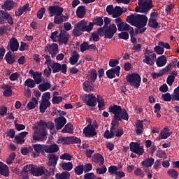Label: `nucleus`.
I'll return each instance as SVG.
<instances>
[{"label": "nucleus", "mask_w": 179, "mask_h": 179, "mask_svg": "<svg viewBox=\"0 0 179 179\" xmlns=\"http://www.w3.org/2000/svg\"><path fill=\"white\" fill-rule=\"evenodd\" d=\"M0 174L4 176V177L9 176V169L8 168V166L1 162H0Z\"/></svg>", "instance_id": "obj_31"}, {"label": "nucleus", "mask_w": 179, "mask_h": 179, "mask_svg": "<svg viewBox=\"0 0 179 179\" xmlns=\"http://www.w3.org/2000/svg\"><path fill=\"white\" fill-rule=\"evenodd\" d=\"M59 32L58 31H55L54 32L51 33L50 35V38L53 41V43H57L58 41V37H59Z\"/></svg>", "instance_id": "obj_61"}, {"label": "nucleus", "mask_w": 179, "mask_h": 179, "mask_svg": "<svg viewBox=\"0 0 179 179\" xmlns=\"http://www.w3.org/2000/svg\"><path fill=\"white\" fill-rule=\"evenodd\" d=\"M85 103L90 107H96V106H97L96 96H94V94H89L88 95H86Z\"/></svg>", "instance_id": "obj_20"}, {"label": "nucleus", "mask_w": 179, "mask_h": 179, "mask_svg": "<svg viewBox=\"0 0 179 179\" xmlns=\"http://www.w3.org/2000/svg\"><path fill=\"white\" fill-rule=\"evenodd\" d=\"M62 134H73V125L69 123L62 130Z\"/></svg>", "instance_id": "obj_38"}, {"label": "nucleus", "mask_w": 179, "mask_h": 179, "mask_svg": "<svg viewBox=\"0 0 179 179\" xmlns=\"http://www.w3.org/2000/svg\"><path fill=\"white\" fill-rule=\"evenodd\" d=\"M130 150L131 152H133V153H136L139 156H142L145 152V150L142 146H141V144H139V143L135 142H131L130 143Z\"/></svg>", "instance_id": "obj_12"}, {"label": "nucleus", "mask_w": 179, "mask_h": 179, "mask_svg": "<svg viewBox=\"0 0 179 179\" xmlns=\"http://www.w3.org/2000/svg\"><path fill=\"white\" fill-rule=\"evenodd\" d=\"M45 145H41V144H34L32 146V149H34V157H38L40 156V153L43 156H45V150H44V146Z\"/></svg>", "instance_id": "obj_17"}, {"label": "nucleus", "mask_w": 179, "mask_h": 179, "mask_svg": "<svg viewBox=\"0 0 179 179\" xmlns=\"http://www.w3.org/2000/svg\"><path fill=\"white\" fill-rule=\"evenodd\" d=\"M121 15H122V8L120 6H115L112 14L113 17H120Z\"/></svg>", "instance_id": "obj_42"}, {"label": "nucleus", "mask_w": 179, "mask_h": 179, "mask_svg": "<svg viewBox=\"0 0 179 179\" xmlns=\"http://www.w3.org/2000/svg\"><path fill=\"white\" fill-rule=\"evenodd\" d=\"M29 6H30V4L26 3L24 5V6L20 8L17 11H15L16 16H22L23 13L27 10V8H29Z\"/></svg>", "instance_id": "obj_47"}, {"label": "nucleus", "mask_w": 179, "mask_h": 179, "mask_svg": "<svg viewBox=\"0 0 179 179\" xmlns=\"http://www.w3.org/2000/svg\"><path fill=\"white\" fill-rule=\"evenodd\" d=\"M24 85L27 87H30L31 89L36 87V82L31 78L27 79L24 82Z\"/></svg>", "instance_id": "obj_52"}, {"label": "nucleus", "mask_w": 179, "mask_h": 179, "mask_svg": "<svg viewBox=\"0 0 179 179\" xmlns=\"http://www.w3.org/2000/svg\"><path fill=\"white\" fill-rule=\"evenodd\" d=\"M117 171L118 168L116 166H110L108 168V173L110 174V176H113V174H117Z\"/></svg>", "instance_id": "obj_64"}, {"label": "nucleus", "mask_w": 179, "mask_h": 179, "mask_svg": "<svg viewBox=\"0 0 179 179\" xmlns=\"http://www.w3.org/2000/svg\"><path fill=\"white\" fill-rule=\"evenodd\" d=\"M38 104V101L35 97L31 99V101L29 102L27 104V107L29 110H33L36 108V105Z\"/></svg>", "instance_id": "obj_48"}, {"label": "nucleus", "mask_w": 179, "mask_h": 179, "mask_svg": "<svg viewBox=\"0 0 179 179\" xmlns=\"http://www.w3.org/2000/svg\"><path fill=\"white\" fill-rule=\"evenodd\" d=\"M48 10L51 17L52 16H61L64 12V8L59 6H50Z\"/></svg>", "instance_id": "obj_13"}, {"label": "nucleus", "mask_w": 179, "mask_h": 179, "mask_svg": "<svg viewBox=\"0 0 179 179\" xmlns=\"http://www.w3.org/2000/svg\"><path fill=\"white\" fill-rule=\"evenodd\" d=\"M92 162L94 163H100L101 166H103L104 164V157L101 156L99 153L94 155L92 157Z\"/></svg>", "instance_id": "obj_33"}, {"label": "nucleus", "mask_w": 179, "mask_h": 179, "mask_svg": "<svg viewBox=\"0 0 179 179\" xmlns=\"http://www.w3.org/2000/svg\"><path fill=\"white\" fill-rule=\"evenodd\" d=\"M36 165L33 164H29V165H26L23 167L22 172V175L23 174H29V171H31V173H34V167Z\"/></svg>", "instance_id": "obj_36"}, {"label": "nucleus", "mask_w": 179, "mask_h": 179, "mask_svg": "<svg viewBox=\"0 0 179 179\" xmlns=\"http://www.w3.org/2000/svg\"><path fill=\"white\" fill-rule=\"evenodd\" d=\"M47 158L48 159L47 164L49 171L46 170V175L45 176V179L50 178V176L55 174V166H57V163H58V160L59 159L58 155L55 154H48Z\"/></svg>", "instance_id": "obj_5"}, {"label": "nucleus", "mask_w": 179, "mask_h": 179, "mask_svg": "<svg viewBox=\"0 0 179 179\" xmlns=\"http://www.w3.org/2000/svg\"><path fill=\"white\" fill-rule=\"evenodd\" d=\"M57 143H63V145H69L71 143V137L59 136Z\"/></svg>", "instance_id": "obj_45"}, {"label": "nucleus", "mask_w": 179, "mask_h": 179, "mask_svg": "<svg viewBox=\"0 0 179 179\" xmlns=\"http://www.w3.org/2000/svg\"><path fill=\"white\" fill-rule=\"evenodd\" d=\"M156 60V55L150 50H145L144 52V59H143V64L153 66L155 61Z\"/></svg>", "instance_id": "obj_10"}, {"label": "nucleus", "mask_w": 179, "mask_h": 179, "mask_svg": "<svg viewBox=\"0 0 179 179\" xmlns=\"http://www.w3.org/2000/svg\"><path fill=\"white\" fill-rule=\"evenodd\" d=\"M129 29H131V26L126 22L122 21L120 23L117 24V30L119 31H127Z\"/></svg>", "instance_id": "obj_34"}, {"label": "nucleus", "mask_w": 179, "mask_h": 179, "mask_svg": "<svg viewBox=\"0 0 179 179\" xmlns=\"http://www.w3.org/2000/svg\"><path fill=\"white\" fill-rule=\"evenodd\" d=\"M83 171H84L83 165H78L74 169V171L76 174H77V176H80L81 174H83Z\"/></svg>", "instance_id": "obj_58"}, {"label": "nucleus", "mask_w": 179, "mask_h": 179, "mask_svg": "<svg viewBox=\"0 0 179 179\" xmlns=\"http://www.w3.org/2000/svg\"><path fill=\"white\" fill-rule=\"evenodd\" d=\"M45 65H47L48 68L44 69L43 73L45 76H46V78H50V76H51V72L52 71V69H51V64L48 63V59H46V61L45 62Z\"/></svg>", "instance_id": "obj_44"}, {"label": "nucleus", "mask_w": 179, "mask_h": 179, "mask_svg": "<svg viewBox=\"0 0 179 179\" xmlns=\"http://www.w3.org/2000/svg\"><path fill=\"white\" fill-rule=\"evenodd\" d=\"M55 127L57 131H59L65 127L66 124V118L63 116H59L55 119Z\"/></svg>", "instance_id": "obj_21"}, {"label": "nucleus", "mask_w": 179, "mask_h": 179, "mask_svg": "<svg viewBox=\"0 0 179 179\" xmlns=\"http://www.w3.org/2000/svg\"><path fill=\"white\" fill-rule=\"evenodd\" d=\"M73 158V157L72 155H71V154H69V153H64L60 156V159L62 160L71 161V160H72Z\"/></svg>", "instance_id": "obj_62"}, {"label": "nucleus", "mask_w": 179, "mask_h": 179, "mask_svg": "<svg viewBox=\"0 0 179 179\" xmlns=\"http://www.w3.org/2000/svg\"><path fill=\"white\" fill-rule=\"evenodd\" d=\"M76 15L79 19H83L86 16V7L85 6H80L76 10Z\"/></svg>", "instance_id": "obj_29"}, {"label": "nucleus", "mask_w": 179, "mask_h": 179, "mask_svg": "<svg viewBox=\"0 0 179 179\" xmlns=\"http://www.w3.org/2000/svg\"><path fill=\"white\" fill-rule=\"evenodd\" d=\"M168 175L171 177L172 178H178V172L176 171V169H169L168 171Z\"/></svg>", "instance_id": "obj_57"}, {"label": "nucleus", "mask_w": 179, "mask_h": 179, "mask_svg": "<svg viewBox=\"0 0 179 179\" xmlns=\"http://www.w3.org/2000/svg\"><path fill=\"white\" fill-rule=\"evenodd\" d=\"M8 22L9 24H13V18L9 15V13L5 10H0V24H3L4 22Z\"/></svg>", "instance_id": "obj_11"}, {"label": "nucleus", "mask_w": 179, "mask_h": 179, "mask_svg": "<svg viewBox=\"0 0 179 179\" xmlns=\"http://www.w3.org/2000/svg\"><path fill=\"white\" fill-rule=\"evenodd\" d=\"M88 78L90 82L94 83L96 82V79H97V71L94 69H91L89 71Z\"/></svg>", "instance_id": "obj_37"}, {"label": "nucleus", "mask_w": 179, "mask_h": 179, "mask_svg": "<svg viewBox=\"0 0 179 179\" xmlns=\"http://www.w3.org/2000/svg\"><path fill=\"white\" fill-rule=\"evenodd\" d=\"M15 8V2L13 0H6L4 3L1 6V9L3 10H12Z\"/></svg>", "instance_id": "obj_26"}, {"label": "nucleus", "mask_w": 179, "mask_h": 179, "mask_svg": "<svg viewBox=\"0 0 179 179\" xmlns=\"http://www.w3.org/2000/svg\"><path fill=\"white\" fill-rule=\"evenodd\" d=\"M108 110L109 113H112V114L114 115L112 122L114 121L116 124L117 122H118V121H121V120H124L125 121H128V120H129V115H128L127 110L124 109L122 110V108L120 106L110 105Z\"/></svg>", "instance_id": "obj_2"}, {"label": "nucleus", "mask_w": 179, "mask_h": 179, "mask_svg": "<svg viewBox=\"0 0 179 179\" xmlns=\"http://www.w3.org/2000/svg\"><path fill=\"white\" fill-rule=\"evenodd\" d=\"M62 169L66 171H71L73 169L72 162H64L62 164Z\"/></svg>", "instance_id": "obj_49"}, {"label": "nucleus", "mask_w": 179, "mask_h": 179, "mask_svg": "<svg viewBox=\"0 0 179 179\" xmlns=\"http://www.w3.org/2000/svg\"><path fill=\"white\" fill-rule=\"evenodd\" d=\"M79 57L78 52L74 51L73 55L69 59L70 64L71 65H75L79 61Z\"/></svg>", "instance_id": "obj_39"}, {"label": "nucleus", "mask_w": 179, "mask_h": 179, "mask_svg": "<svg viewBox=\"0 0 179 179\" xmlns=\"http://www.w3.org/2000/svg\"><path fill=\"white\" fill-rule=\"evenodd\" d=\"M47 170L45 166H41L39 167H37V166H35L34 168V172L33 176H35V177H41V176H43L45 174L44 178H45V176L47 174Z\"/></svg>", "instance_id": "obj_22"}, {"label": "nucleus", "mask_w": 179, "mask_h": 179, "mask_svg": "<svg viewBox=\"0 0 179 179\" xmlns=\"http://www.w3.org/2000/svg\"><path fill=\"white\" fill-rule=\"evenodd\" d=\"M43 150H45V153H48L49 155H52V153H57V152L59 150V148L57 144L45 145L43 148Z\"/></svg>", "instance_id": "obj_23"}, {"label": "nucleus", "mask_w": 179, "mask_h": 179, "mask_svg": "<svg viewBox=\"0 0 179 179\" xmlns=\"http://www.w3.org/2000/svg\"><path fill=\"white\" fill-rule=\"evenodd\" d=\"M96 174H106L107 173V167L105 165H102L101 167H99L96 169Z\"/></svg>", "instance_id": "obj_59"}, {"label": "nucleus", "mask_w": 179, "mask_h": 179, "mask_svg": "<svg viewBox=\"0 0 179 179\" xmlns=\"http://www.w3.org/2000/svg\"><path fill=\"white\" fill-rule=\"evenodd\" d=\"M117 33V26L115 24H110L106 28L98 29V34L100 37H104V38H111L114 37V35Z\"/></svg>", "instance_id": "obj_7"}, {"label": "nucleus", "mask_w": 179, "mask_h": 179, "mask_svg": "<svg viewBox=\"0 0 179 179\" xmlns=\"http://www.w3.org/2000/svg\"><path fill=\"white\" fill-rule=\"evenodd\" d=\"M38 87L41 92H45V90H48L51 87V83H45L40 84Z\"/></svg>", "instance_id": "obj_50"}, {"label": "nucleus", "mask_w": 179, "mask_h": 179, "mask_svg": "<svg viewBox=\"0 0 179 179\" xmlns=\"http://www.w3.org/2000/svg\"><path fill=\"white\" fill-rule=\"evenodd\" d=\"M43 57L45 59H48V63L50 64V68L52 70L53 73H57L62 71V73L66 75V71L68 69V66L66 64H63L61 65L59 63L55 62L54 61L51 60V57L48 55H43Z\"/></svg>", "instance_id": "obj_6"}, {"label": "nucleus", "mask_w": 179, "mask_h": 179, "mask_svg": "<svg viewBox=\"0 0 179 179\" xmlns=\"http://www.w3.org/2000/svg\"><path fill=\"white\" fill-rule=\"evenodd\" d=\"M126 21L137 29H142L148 23V17L145 15L131 14L127 16Z\"/></svg>", "instance_id": "obj_3"}, {"label": "nucleus", "mask_w": 179, "mask_h": 179, "mask_svg": "<svg viewBox=\"0 0 179 179\" xmlns=\"http://www.w3.org/2000/svg\"><path fill=\"white\" fill-rule=\"evenodd\" d=\"M92 85H93V82L85 80L83 84V87L85 92H87L88 93L93 92L94 90V87H93Z\"/></svg>", "instance_id": "obj_30"}, {"label": "nucleus", "mask_w": 179, "mask_h": 179, "mask_svg": "<svg viewBox=\"0 0 179 179\" xmlns=\"http://www.w3.org/2000/svg\"><path fill=\"white\" fill-rule=\"evenodd\" d=\"M83 134H85L87 137H93L97 135V131H96V128L93 127V124H88L84 128Z\"/></svg>", "instance_id": "obj_16"}, {"label": "nucleus", "mask_w": 179, "mask_h": 179, "mask_svg": "<svg viewBox=\"0 0 179 179\" xmlns=\"http://www.w3.org/2000/svg\"><path fill=\"white\" fill-rule=\"evenodd\" d=\"M118 127H120V122H117L116 131H115V136H117V138H120V136H122V135H124V129H118Z\"/></svg>", "instance_id": "obj_55"}, {"label": "nucleus", "mask_w": 179, "mask_h": 179, "mask_svg": "<svg viewBox=\"0 0 179 179\" xmlns=\"http://www.w3.org/2000/svg\"><path fill=\"white\" fill-rule=\"evenodd\" d=\"M154 163L155 159H153L152 157H148L145 160L143 161L141 164L142 166H143V167H152Z\"/></svg>", "instance_id": "obj_40"}, {"label": "nucleus", "mask_w": 179, "mask_h": 179, "mask_svg": "<svg viewBox=\"0 0 179 179\" xmlns=\"http://www.w3.org/2000/svg\"><path fill=\"white\" fill-rule=\"evenodd\" d=\"M2 89L4 90L3 92V96L6 97H10V96H12V86L6 85L2 87Z\"/></svg>", "instance_id": "obj_35"}, {"label": "nucleus", "mask_w": 179, "mask_h": 179, "mask_svg": "<svg viewBox=\"0 0 179 179\" xmlns=\"http://www.w3.org/2000/svg\"><path fill=\"white\" fill-rule=\"evenodd\" d=\"M29 73L31 75L36 85H40L43 82V73L41 72L34 71L33 69H30Z\"/></svg>", "instance_id": "obj_18"}, {"label": "nucleus", "mask_w": 179, "mask_h": 179, "mask_svg": "<svg viewBox=\"0 0 179 179\" xmlns=\"http://www.w3.org/2000/svg\"><path fill=\"white\" fill-rule=\"evenodd\" d=\"M121 70V67L120 66H117L115 68L111 69L106 71V76L109 79H113L116 76H120V71Z\"/></svg>", "instance_id": "obj_24"}, {"label": "nucleus", "mask_w": 179, "mask_h": 179, "mask_svg": "<svg viewBox=\"0 0 179 179\" xmlns=\"http://www.w3.org/2000/svg\"><path fill=\"white\" fill-rule=\"evenodd\" d=\"M51 106V102H43L41 101V103L39 106L40 112L42 113V114H44L45 113V110Z\"/></svg>", "instance_id": "obj_43"}, {"label": "nucleus", "mask_w": 179, "mask_h": 179, "mask_svg": "<svg viewBox=\"0 0 179 179\" xmlns=\"http://www.w3.org/2000/svg\"><path fill=\"white\" fill-rule=\"evenodd\" d=\"M126 80L131 85V86H134L136 89H138L139 86H141L142 79L138 73H133L126 76Z\"/></svg>", "instance_id": "obj_9"}, {"label": "nucleus", "mask_w": 179, "mask_h": 179, "mask_svg": "<svg viewBox=\"0 0 179 179\" xmlns=\"http://www.w3.org/2000/svg\"><path fill=\"white\" fill-rule=\"evenodd\" d=\"M8 48L13 52H15L19 50V42L15 38H11L8 45Z\"/></svg>", "instance_id": "obj_25"}, {"label": "nucleus", "mask_w": 179, "mask_h": 179, "mask_svg": "<svg viewBox=\"0 0 179 179\" xmlns=\"http://www.w3.org/2000/svg\"><path fill=\"white\" fill-rule=\"evenodd\" d=\"M103 23L104 20H103V17H96L94 18L93 22H90L88 25L87 21L83 20L75 25L72 34L75 37H79V36H82V34H83L84 31L90 33V31L93 30L94 24L96 26H101Z\"/></svg>", "instance_id": "obj_1"}, {"label": "nucleus", "mask_w": 179, "mask_h": 179, "mask_svg": "<svg viewBox=\"0 0 179 179\" xmlns=\"http://www.w3.org/2000/svg\"><path fill=\"white\" fill-rule=\"evenodd\" d=\"M148 26L152 29H157L159 27V22L156 19L150 18L148 20Z\"/></svg>", "instance_id": "obj_51"}, {"label": "nucleus", "mask_w": 179, "mask_h": 179, "mask_svg": "<svg viewBox=\"0 0 179 179\" xmlns=\"http://www.w3.org/2000/svg\"><path fill=\"white\" fill-rule=\"evenodd\" d=\"M58 41L60 44H68V41H69V33L65 30H61L58 36Z\"/></svg>", "instance_id": "obj_19"}, {"label": "nucleus", "mask_w": 179, "mask_h": 179, "mask_svg": "<svg viewBox=\"0 0 179 179\" xmlns=\"http://www.w3.org/2000/svg\"><path fill=\"white\" fill-rule=\"evenodd\" d=\"M5 59L7 64L9 65H12V64H15V57L12 55V52H8L5 55Z\"/></svg>", "instance_id": "obj_41"}, {"label": "nucleus", "mask_w": 179, "mask_h": 179, "mask_svg": "<svg viewBox=\"0 0 179 179\" xmlns=\"http://www.w3.org/2000/svg\"><path fill=\"white\" fill-rule=\"evenodd\" d=\"M136 134L137 135H142L143 134V120H138L136 123Z\"/></svg>", "instance_id": "obj_32"}, {"label": "nucleus", "mask_w": 179, "mask_h": 179, "mask_svg": "<svg viewBox=\"0 0 179 179\" xmlns=\"http://www.w3.org/2000/svg\"><path fill=\"white\" fill-rule=\"evenodd\" d=\"M45 51H48L50 54L52 58H55L58 54V44L52 43L45 47Z\"/></svg>", "instance_id": "obj_15"}, {"label": "nucleus", "mask_w": 179, "mask_h": 179, "mask_svg": "<svg viewBox=\"0 0 179 179\" xmlns=\"http://www.w3.org/2000/svg\"><path fill=\"white\" fill-rule=\"evenodd\" d=\"M97 101H98V107L99 110H103V107L106 106L104 103V99L100 95H97Z\"/></svg>", "instance_id": "obj_53"}, {"label": "nucleus", "mask_w": 179, "mask_h": 179, "mask_svg": "<svg viewBox=\"0 0 179 179\" xmlns=\"http://www.w3.org/2000/svg\"><path fill=\"white\" fill-rule=\"evenodd\" d=\"M171 135V132H170V129L167 127H164V129L160 132L158 139H167L169 136Z\"/></svg>", "instance_id": "obj_28"}, {"label": "nucleus", "mask_w": 179, "mask_h": 179, "mask_svg": "<svg viewBox=\"0 0 179 179\" xmlns=\"http://www.w3.org/2000/svg\"><path fill=\"white\" fill-rule=\"evenodd\" d=\"M47 122L41 120L38 127H36L34 131L33 140L37 142H43L47 139Z\"/></svg>", "instance_id": "obj_4"}, {"label": "nucleus", "mask_w": 179, "mask_h": 179, "mask_svg": "<svg viewBox=\"0 0 179 179\" xmlns=\"http://www.w3.org/2000/svg\"><path fill=\"white\" fill-rule=\"evenodd\" d=\"M44 13H45V8H41L36 13V16L38 19H43V16H44Z\"/></svg>", "instance_id": "obj_63"}, {"label": "nucleus", "mask_w": 179, "mask_h": 179, "mask_svg": "<svg viewBox=\"0 0 179 179\" xmlns=\"http://www.w3.org/2000/svg\"><path fill=\"white\" fill-rule=\"evenodd\" d=\"M50 99H51V94L50 92H45L42 94V101L45 103H50Z\"/></svg>", "instance_id": "obj_56"}, {"label": "nucleus", "mask_w": 179, "mask_h": 179, "mask_svg": "<svg viewBox=\"0 0 179 179\" xmlns=\"http://www.w3.org/2000/svg\"><path fill=\"white\" fill-rule=\"evenodd\" d=\"M69 177H71V173L68 171H64L62 173H57L55 175V178L57 179H69Z\"/></svg>", "instance_id": "obj_46"}, {"label": "nucleus", "mask_w": 179, "mask_h": 179, "mask_svg": "<svg viewBox=\"0 0 179 179\" xmlns=\"http://www.w3.org/2000/svg\"><path fill=\"white\" fill-rule=\"evenodd\" d=\"M157 66L162 68L167 64V57L166 55H161L156 59Z\"/></svg>", "instance_id": "obj_27"}, {"label": "nucleus", "mask_w": 179, "mask_h": 179, "mask_svg": "<svg viewBox=\"0 0 179 179\" xmlns=\"http://www.w3.org/2000/svg\"><path fill=\"white\" fill-rule=\"evenodd\" d=\"M138 6L136 7V12H140V13H146L153 8V3L152 0H138Z\"/></svg>", "instance_id": "obj_8"}, {"label": "nucleus", "mask_w": 179, "mask_h": 179, "mask_svg": "<svg viewBox=\"0 0 179 179\" xmlns=\"http://www.w3.org/2000/svg\"><path fill=\"white\" fill-rule=\"evenodd\" d=\"M33 152V148L28 147V148H23L21 149V153L24 156H26V155H29V153H31Z\"/></svg>", "instance_id": "obj_60"}, {"label": "nucleus", "mask_w": 179, "mask_h": 179, "mask_svg": "<svg viewBox=\"0 0 179 179\" xmlns=\"http://www.w3.org/2000/svg\"><path fill=\"white\" fill-rule=\"evenodd\" d=\"M117 131V124L115 122H111L110 131V130H106L104 133V138L106 139H111L115 136V132Z\"/></svg>", "instance_id": "obj_14"}, {"label": "nucleus", "mask_w": 179, "mask_h": 179, "mask_svg": "<svg viewBox=\"0 0 179 179\" xmlns=\"http://www.w3.org/2000/svg\"><path fill=\"white\" fill-rule=\"evenodd\" d=\"M54 23L55 24H61L62 23H64V15H55L54 18Z\"/></svg>", "instance_id": "obj_54"}]
</instances>
